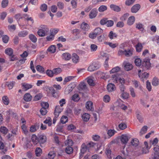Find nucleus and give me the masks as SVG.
I'll list each match as a JSON object with an SVG mask.
<instances>
[{
    "label": "nucleus",
    "instance_id": "nucleus-34",
    "mask_svg": "<svg viewBox=\"0 0 159 159\" xmlns=\"http://www.w3.org/2000/svg\"><path fill=\"white\" fill-rule=\"evenodd\" d=\"M94 32L97 35H98L102 33L103 30L100 28H97L95 29L94 30Z\"/></svg>",
    "mask_w": 159,
    "mask_h": 159
},
{
    "label": "nucleus",
    "instance_id": "nucleus-45",
    "mask_svg": "<svg viewBox=\"0 0 159 159\" xmlns=\"http://www.w3.org/2000/svg\"><path fill=\"white\" fill-rule=\"evenodd\" d=\"M15 84V82H7L6 83V85L7 86L9 89H12Z\"/></svg>",
    "mask_w": 159,
    "mask_h": 159
},
{
    "label": "nucleus",
    "instance_id": "nucleus-53",
    "mask_svg": "<svg viewBox=\"0 0 159 159\" xmlns=\"http://www.w3.org/2000/svg\"><path fill=\"white\" fill-rule=\"evenodd\" d=\"M92 139L95 141H98L100 138V136L98 134L93 135L92 136Z\"/></svg>",
    "mask_w": 159,
    "mask_h": 159
},
{
    "label": "nucleus",
    "instance_id": "nucleus-49",
    "mask_svg": "<svg viewBox=\"0 0 159 159\" xmlns=\"http://www.w3.org/2000/svg\"><path fill=\"white\" fill-rule=\"evenodd\" d=\"M107 9V7L105 5L101 6L98 8V11L100 12H102L106 10Z\"/></svg>",
    "mask_w": 159,
    "mask_h": 159
},
{
    "label": "nucleus",
    "instance_id": "nucleus-35",
    "mask_svg": "<svg viewBox=\"0 0 159 159\" xmlns=\"http://www.w3.org/2000/svg\"><path fill=\"white\" fill-rule=\"evenodd\" d=\"M93 103L91 101L87 102L86 104V107L87 109L90 110H91L92 108Z\"/></svg>",
    "mask_w": 159,
    "mask_h": 159
},
{
    "label": "nucleus",
    "instance_id": "nucleus-12",
    "mask_svg": "<svg viewBox=\"0 0 159 159\" xmlns=\"http://www.w3.org/2000/svg\"><path fill=\"white\" fill-rule=\"evenodd\" d=\"M72 59L73 62L74 63H77L79 61V57L75 53L73 54Z\"/></svg>",
    "mask_w": 159,
    "mask_h": 159
},
{
    "label": "nucleus",
    "instance_id": "nucleus-50",
    "mask_svg": "<svg viewBox=\"0 0 159 159\" xmlns=\"http://www.w3.org/2000/svg\"><path fill=\"white\" fill-rule=\"evenodd\" d=\"M134 62L136 65L137 66H140L141 65H142V61L140 58L136 59L135 60Z\"/></svg>",
    "mask_w": 159,
    "mask_h": 159
},
{
    "label": "nucleus",
    "instance_id": "nucleus-58",
    "mask_svg": "<svg viewBox=\"0 0 159 159\" xmlns=\"http://www.w3.org/2000/svg\"><path fill=\"white\" fill-rule=\"evenodd\" d=\"M68 118L67 117L65 116H63L60 120V121L62 124H65L67 121Z\"/></svg>",
    "mask_w": 159,
    "mask_h": 159
},
{
    "label": "nucleus",
    "instance_id": "nucleus-14",
    "mask_svg": "<svg viewBox=\"0 0 159 159\" xmlns=\"http://www.w3.org/2000/svg\"><path fill=\"white\" fill-rule=\"evenodd\" d=\"M110 7L112 10L117 12L120 11L121 10L119 6L114 4L111 5Z\"/></svg>",
    "mask_w": 159,
    "mask_h": 159
},
{
    "label": "nucleus",
    "instance_id": "nucleus-41",
    "mask_svg": "<svg viewBox=\"0 0 159 159\" xmlns=\"http://www.w3.org/2000/svg\"><path fill=\"white\" fill-rule=\"evenodd\" d=\"M111 151L110 149L108 148L106 149V154L107 156V157L109 159H111Z\"/></svg>",
    "mask_w": 159,
    "mask_h": 159
},
{
    "label": "nucleus",
    "instance_id": "nucleus-4",
    "mask_svg": "<svg viewBox=\"0 0 159 159\" xmlns=\"http://www.w3.org/2000/svg\"><path fill=\"white\" fill-rule=\"evenodd\" d=\"M132 54V52L130 50L127 51L125 50L122 51L121 50H120L118 52V55L119 56L124 55L127 57H129L131 56Z\"/></svg>",
    "mask_w": 159,
    "mask_h": 159
},
{
    "label": "nucleus",
    "instance_id": "nucleus-16",
    "mask_svg": "<svg viewBox=\"0 0 159 159\" xmlns=\"http://www.w3.org/2000/svg\"><path fill=\"white\" fill-rule=\"evenodd\" d=\"M135 20V17L134 16H131L128 18L127 23L129 25H131L134 23Z\"/></svg>",
    "mask_w": 159,
    "mask_h": 159
},
{
    "label": "nucleus",
    "instance_id": "nucleus-56",
    "mask_svg": "<svg viewBox=\"0 0 159 159\" xmlns=\"http://www.w3.org/2000/svg\"><path fill=\"white\" fill-rule=\"evenodd\" d=\"M135 1V0H126L125 2V4L128 6L131 5L134 3Z\"/></svg>",
    "mask_w": 159,
    "mask_h": 159
},
{
    "label": "nucleus",
    "instance_id": "nucleus-48",
    "mask_svg": "<svg viewBox=\"0 0 159 159\" xmlns=\"http://www.w3.org/2000/svg\"><path fill=\"white\" fill-rule=\"evenodd\" d=\"M120 70V68L118 66H116L110 71V73H113L119 71Z\"/></svg>",
    "mask_w": 159,
    "mask_h": 159
},
{
    "label": "nucleus",
    "instance_id": "nucleus-52",
    "mask_svg": "<svg viewBox=\"0 0 159 159\" xmlns=\"http://www.w3.org/2000/svg\"><path fill=\"white\" fill-rule=\"evenodd\" d=\"M53 70V73L55 75H57L60 73L62 71L61 69L60 68L54 69Z\"/></svg>",
    "mask_w": 159,
    "mask_h": 159
},
{
    "label": "nucleus",
    "instance_id": "nucleus-37",
    "mask_svg": "<svg viewBox=\"0 0 159 159\" xmlns=\"http://www.w3.org/2000/svg\"><path fill=\"white\" fill-rule=\"evenodd\" d=\"M66 152L68 154H70L73 152V148L70 146H67L65 149Z\"/></svg>",
    "mask_w": 159,
    "mask_h": 159
},
{
    "label": "nucleus",
    "instance_id": "nucleus-38",
    "mask_svg": "<svg viewBox=\"0 0 159 159\" xmlns=\"http://www.w3.org/2000/svg\"><path fill=\"white\" fill-rule=\"evenodd\" d=\"M3 103L6 105H7L9 102V99L7 96H4L2 98Z\"/></svg>",
    "mask_w": 159,
    "mask_h": 159
},
{
    "label": "nucleus",
    "instance_id": "nucleus-59",
    "mask_svg": "<svg viewBox=\"0 0 159 159\" xmlns=\"http://www.w3.org/2000/svg\"><path fill=\"white\" fill-rule=\"evenodd\" d=\"M95 145V143L93 142H89L86 145V147L88 148V149H89L90 148L93 147Z\"/></svg>",
    "mask_w": 159,
    "mask_h": 159
},
{
    "label": "nucleus",
    "instance_id": "nucleus-44",
    "mask_svg": "<svg viewBox=\"0 0 159 159\" xmlns=\"http://www.w3.org/2000/svg\"><path fill=\"white\" fill-rule=\"evenodd\" d=\"M75 76H69L66 77L64 80L63 84H65L66 82L70 81L75 78Z\"/></svg>",
    "mask_w": 159,
    "mask_h": 159
},
{
    "label": "nucleus",
    "instance_id": "nucleus-54",
    "mask_svg": "<svg viewBox=\"0 0 159 159\" xmlns=\"http://www.w3.org/2000/svg\"><path fill=\"white\" fill-rule=\"evenodd\" d=\"M65 144L68 146H71L73 144V142L71 139H68L65 142Z\"/></svg>",
    "mask_w": 159,
    "mask_h": 159
},
{
    "label": "nucleus",
    "instance_id": "nucleus-64",
    "mask_svg": "<svg viewBox=\"0 0 159 159\" xmlns=\"http://www.w3.org/2000/svg\"><path fill=\"white\" fill-rule=\"evenodd\" d=\"M129 95V94L125 91L122 92L121 96L123 98L125 99L128 98Z\"/></svg>",
    "mask_w": 159,
    "mask_h": 159
},
{
    "label": "nucleus",
    "instance_id": "nucleus-1",
    "mask_svg": "<svg viewBox=\"0 0 159 159\" xmlns=\"http://www.w3.org/2000/svg\"><path fill=\"white\" fill-rule=\"evenodd\" d=\"M49 31V29L47 26L42 25L38 28L37 34L39 36L43 37L47 35Z\"/></svg>",
    "mask_w": 159,
    "mask_h": 159
},
{
    "label": "nucleus",
    "instance_id": "nucleus-39",
    "mask_svg": "<svg viewBox=\"0 0 159 159\" xmlns=\"http://www.w3.org/2000/svg\"><path fill=\"white\" fill-rule=\"evenodd\" d=\"M52 119L50 117H48L43 122L45 124H48L49 126H50L52 125Z\"/></svg>",
    "mask_w": 159,
    "mask_h": 159
},
{
    "label": "nucleus",
    "instance_id": "nucleus-27",
    "mask_svg": "<svg viewBox=\"0 0 159 159\" xmlns=\"http://www.w3.org/2000/svg\"><path fill=\"white\" fill-rule=\"evenodd\" d=\"M29 38L30 40L33 43H35L37 41V38L33 34H31L29 35Z\"/></svg>",
    "mask_w": 159,
    "mask_h": 159
},
{
    "label": "nucleus",
    "instance_id": "nucleus-46",
    "mask_svg": "<svg viewBox=\"0 0 159 159\" xmlns=\"http://www.w3.org/2000/svg\"><path fill=\"white\" fill-rule=\"evenodd\" d=\"M55 156V153L54 151L50 152L48 155V157L49 159H53Z\"/></svg>",
    "mask_w": 159,
    "mask_h": 159
},
{
    "label": "nucleus",
    "instance_id": "nucleus-26",
    "mask_svg": "<svg viewBox=\"0 0 159 159\" xmlns=\"http://www.w3.org/2000/svg\"><path fill=\"white\" fill-rule=\"evenodd\" d=\"M108 36L110 39H112L116 38L117 37V35L116 33H114L111 31L110 32Z\"/></svg>",
    "mask_w": 159,
    "mask_h": 159
},
{
    "label": "nucleus",
    "instance_id": "nucleus-6",
    "mask_svg": "<svg viewBox=\"0 0 159 159\" xmlns=\"http://www.w3.org/2000/svg\"><path fill=\"white\" fill-rule=\"evenodd\" d=\"M87 149H88V148L86 147V145L85 143H83L81 146L80 155V158H81L83 157V155L86 152Z\"/></svg>",
    "mask_w": 159,
    "mask_h": 159
},
{
    "label": "nucleus",
    "instance_id": "nucleus-18",
    "mask_svg": "<svg viewBox=\"0 0 159 159\" xmlns=\"http://www.w3.org/2000/svg\"><path fill=\"white\" fill-rule=\"evenodd\" d=\"M74 88V87L72 86L71 85H69L65 90V93L67 94L69 93L72 91Z\"/></svg>",
    "mask_w": 159,
    "mask_h": 159
},
{
    "label": "nucleus",
    "instance_id": "nucleus-23",
    "mask_svg": "<svg viewBox=\"0 0 159 159\" xmlns=\"http://www.w3.org/2000/svg\"><path fill=\"white\" fill-rule=\"evenodd\" d=\"M39 137H38L35 135L33 134L32 136L31 140L34 144H36L39 143Z\"/></svg>",
    "mask_w": 159,
    "mask_h": 159
},
{
    "label": "nucleus",
    "instance_id": "nucleus-20",
    "mask_svg": "<svg viewBox=\"0 0 159 159\" xmlns=\"http://www.w3.org/2000/svg\"><path fill=\"white\" fill-rule=\"evenodd\" d=\"M62 57L66 60H69L71 58V55L68 53H64L62 54Z\"/></svg>",
    "mask_w": 159,
    "mask_h": 159
},
{
    "label": "nucleus",
    "instance_id": "nucleus-28",
    "mask_svg": "<svg viewBox=\"0 0 159 159\" xmlns=\"http://www.w3.org/2000/svg\"><path fill=\"white\" fill-rule=\"evenodd\" d=\"M22 86L27 90L32 87V85L30 84L25 83H23L22 84Z\"/></svg>",
    "mask_w": 159,
    "mask_h": 159
},
{
    "label": "nucleus",
    "instance_id": "nucleus-33",
    "mask_svg": "<svg viewBox=\"0 0 159 159\" xmlns=\"http://www.w3.org/2000/svg\"><path fill=\"white\" fill-rule=\"evenodd\" d=\"M104 43L106 44L109 45L112 48H114L118 46V44L117 43H113L111 42H105Z\"/></svg>",
    "mask_w": 159,
    "mask_h": 159
},
{
    "label": "nucleus",
    "instance_id": "nucleus-17",
    "mask_svg": "<svg viewBox=\"0 0 159 159\" xmlns=\"http://www.w3.org/2000/svg\"><path fill=\"white\" fill-rule=\"evenodd\" d=\"M115 89V86L113 84H109L107 86V89L108 91L111 92L114 91Z\"/></svg>",
    "mask_w": 159,
    "mask_h": 159
},
{
    "label": "nucleus",
    "instance_id": "nucleus-15",
    "mask_svg": "<svg viewBox=\"0 0 159 159\" xmlns=\"http://www.w3.org/2000/svg\"><path fill=\"white\" fill-rule=\"evenodd\" d=\"M24 99L26 102L30 101L32 99V96L29 93H25L24 96Z\"/></svg>",
    "mask_w": 159,
    "mask_h": 159
},
{
    "label": "nucleus",
    "instance_id": "nucleus-62",
    "mask_svg": "<svg viewBox=\"0 0 159 159\" xmlns=\"http://www.w3.org/2000/svg\"><path fill=\"white\" fill-rule=\"evenodd\" d=\"M41 106L42 107V108H44L47 109L49 107V104H48L46 102H42L41 103Z\"/></svg>",
    "mask_w": 159,
    "mask_h": 159
},
{
    "label": "nucleus",
    "instance_id": "nucleus-30",
    "mask_svg": "<svg viewBox=\"0 0 159 159\" xmlns=\"http://www.w3.org/2000/svg\"><path fill=\"white\" fill-rule=\"evenodd\" d=\"M132 65L129 63H127L125 65V70L127 71L131 70L132 69Z\"/></svg>",
    "mask_w": 159,
    "mask_h": 159
},
{
    "label": "nucleus",
    "instance_id": "nucleus-10",
    "mask_svg": "<svg viewBox=\"0 0 159 159\" xmlns=\"http://www.w3.org/2000/svg\"><path fill=\"white\" fill-rule=\"evenodd\" d=\"M140 5L139 4H136L134 5L131 8V11L133 13L137 12L140 9Z\"/></svg>",
    "mask_w": 159,
    "mask_h": 159
},
{
    "label": "nucleus",
    "instance_id": "nucleus-2",
    "mask_svg": "<svg viewBox=\"0 0 159 159\" xmlns=\"http://www.w3.org/2000/svg\"><path fill=\"white\" fill-rule=\"evenodd\" d=\"M151 64L150 62V59L145 58L143 60L142 63L141 69L142 70H149L151 67Z\"/></svg>",
    "mask_w": 159,
    "mask_h": 159
},
{
    "label": "nucleus",
    "instance_id": "nucleus-55",
    "mask_svg": "<svg viewBox=\"0 0 159 159\" xmlns=\"http://www.w3.org/2000/svg\"><path fill=\"white\" fill-rule=\"evenodd\" d=\"M98 48V46L95 44H92L90 46V49L91 52L96 51Z\"/></svg>",
    "mask_w": 159,
    "mask_h": 159
},
{
    "label": "nucleus",
    "instance_id": "nucleus-51",
    "mask_svg": "<svg viewBox=\"0 0 159 159\" xmlns=\"http://www.w3.org/2000/svg\"><path fill=\"white\" fill-rule=\"evenodd\" d=\"M37 70L41 73H43L44 71V68L40 65H38L36 67Z\"/></svg>",
    "mask_w": 159,
    "mask_h": 159
},
{
    "label": "nucleus",
    "instance_id": "nucleus-36",
    "mask_svg": "<svg viewBox=\"0 0 159 159\" xmlns=\"http://www.w3.org/2000/svg\"><path fill=\"white\" fill-rule=\"evenodd\" d=\"M87 86L86 84L84 82L80 83L79 85V90H84L87 89Z\"/></svg>",
    "mask_w": 159,
    "mask_h": 159
},
{
    "label": "nucleus",
    "instance_id": "nucleus-32",
    "mask_svg": "<svg viewBox=\"0 0 159 159\" xmlns=\"http://www.w3.org/2000/svg\"><path fill=\"white\" fill-rule=\"evenodd\" d=\"M135 47L136 51L138 52H140L143 48L142 45L141 43H138L136 45Z\"/></svg>",
    "mask_w": 159,
    "mask_h": 159
},
{
    "label": "nucleus",
    "instance_id": "nucleus-13",
    "mask_svg": "<svg viewBox=\"0 0 159 159\" xmlns=\"http://www.w3.org/2000/svg\"><path fill=\"white\" fill-rule=\"evenodd\" d=\"M81 28L84 30L87 31L89 29V25L86 23H82L80 26Z\"/></svg>",
    "mask_w": 159,
    "mask_h": 159
},
{
    "label": "nucleus",
    "instance_id": "nucleus-47",
    "mask_svg": "<svg viewBox=\"0 0 159 159\" xmlns=\"http://www.w3.org/2000/svg\"><path fill=\"white\" fill-rule=\"evenodd\" d=\"M28 34V33L27 31H23L20 32L18 34L20 37H24L27 35Z\"/></svg>",
    "mask_w": 159,
    "mask_h": 159
},
{
    "label": "nucleus",
    "instance_id": "nucleus-61",
    "mask_svg": "<svg viewBox=\"0 0 159 159\" xmlns=\"http://www.w3.org/2000/svg\"><path fill=\"white\" fill-rule=\"evenodd\" d=\"M9 39V37L7 35H3L2 37V41L5 43H7L8 42Z\"/></svg>",
    "mask_w": 159,
    "mask_h": 159
},
{
    "label": "nucleus",
    "instance_id": "nucleus-21",
    "mask_svg": "<svg viewBox=\"0 0 159 159\" xmlns=\"http://www.w3.org/2000/svg\"><path fill=\"white\" fill-rule=\"evenodd\" d=\"M135 25V27L137 29L141 31H143L144 29L143 28V25L140 23H136Z\"/></svg>",
    "mask_w": 159,
    "mask_h": 159
},
{
    "label": "nucleus",
    "instance_id": "nucleus-43",
    "mask_svg": "<svg viewBox=\"0 0 159 159\" xmlns=\"http://www.w3.org/2000/svg\"><path fill=\"white\" fill-rule=\"evenodd\" d=\"M35 154L37 156H39L42 154V149L39 148H37L35 151Z\"/></svg>",
    "mask_w": 159,
    "mask_h": 159
},
{
    "label": "nucleus",
    "instance_id": "nucleus-63",
    "mask_svg": "<svg viewBox=\"0 0 159 159\" xmlns=\"http://www.w3.org/2000/svg\"><path fill=\"white\" fill-rule=\"evenodd\" d=\"M98 39L100 42H102L106 39V37L104 35H101L98 37Z\"/></svg>",
    "mask_w": 159,
    "mask_h": 159
},
{
    "label": "nucleus",
    "instance_id": "nucleus-19",
    "mask_svg": "<svg viewBox=\"0 0 159 159\" xmlns=\"http://www.w3.org/2000/svg\"><path fill=\"white\" fill-rule=\"evenodd\" d=\"M152 83L153 86H157L159 84V80L157 78L154 77L153 78Z\"/></svg>",
    "mask_w": 159,
    "mask_h": 159
},
{
    "label": "nucleus",
    "instance_id": "nucleus-11",
    "mask_svg": "<svg viewBox=\"0 0 159 159\" xmlns=\"http://www.w3.org/2000/svg\"><path fill=\"white\" fill-rule=\"evenodd\" d=\"M98 68V66L96 64H92L90 65L88 68L89 71L91 72L94 71Z\"/></svg>",
    "mask_w": 159,
    "mask_h": 159
},
{
    "label": "nucleus",
    "instance_id": "nucleus-29",
    "mask_svg": "<svg viewBox=\"0 0 159 159\" xmlns=\"http://www.w3.org/2000/svg\"><path fill=\"white\" fill-rule=\"evenodd\" d=\"M147 130L148 127L147 126L145 125L143 126L139 134L141 136L145 134L147 131Z\"/></svg>",
    "mask_w": 159,
    "mask_h": 159
},
{
    "label": "nucleus",
    "instance_id": "nucleus-25",
    "mask_svg": "<svg viewBox=\"0 0 159 159\" xmlns=\"http://www.w3.org/2000/svg\"><path fill=\"white\" fill-rule=\"evenodd\" d=\"M55 46L54 45H52L49 47L47 49V51L51 53H54L56 52Z\"/></svg>",
    "mask_w": 159,
    "mask_h": 159
},
{
    "label": "nucleus",
    "instance_id": "nucleus-57",
    "mask_svg": "<svg viewBox=\"0 0 159 159\" xmlns=\"http://www.w3.org/2000/svg\"><path fill=\"white\" fill-rule=\"evenodd\" d=\"M116 132V131L114 129H109L108 130L107 134L108 136L111 137L113 136Z\"/></svg>",
    "mask_w": 159,
    "mask_h": 159
},
{
    "label": "nucleus",
    "instance_id": "nucleus-24",
    "mask_svg": "<svg viewBox=\"0 0 159 159\" xmlns=\"http://www.w3.org/2000/svg\"><path fill=\"white\" fill-rule=\"evenodd\" d=\"M82 117L84 121L87 122L89 120L90 115L88 113H85L82 115Z\"/></svg>",
    "mask_w": 159,
    "mask_h": 159
},
{
    "label": "nucleus",
    "instance_id": "nucleus-9",
    "mask_svg": "<svg viewBox=\"0 0 159 159\" xmlns=\"http://www.w3.org/2000/svg\"><path fill=\"white\" fill-rule=\"evenodd\" d=\"M136 114L137 118L139 122L142 123L143 121V118L141 112L139 111H137L136 112Z\"/></svg>",
    "mask_w": 159,
    "mask_h": 159
},
{
    "label": "nucleus",
    "instance_id": "nucleus-22",
    "mask_svg": "<svg viewBox=\"0 0 159 159\" xmlns=\"http://www.w3.org/2000/svg\"><path fill=\"white\" fill-rule=\"evenodd\" d=\"M5 52L7 55L12 56L13 53V50L11 48H8L5 49Z\"/></svg>",
    "mask_w": 159,
    "mask_h": 159
},
{
    "label": "nucleus",
    "instance_id": "nucleus-40",
    "mask_svg": "<svg viewBox=\"0 0 159 159\" xmlns=\"http://www.w3.org/2000/svg\"><path fill=\"white\" fill-rule=\"evenodd\" d=\"M0 130L2 133L4 134H7L8 131V129L4 126L1 127L0 128Z\"/></svg>",
    "mask_w": 159,
    "mask_h": 159
},
{
    "label": "nucleus",
    "instance_id": "nucleus-5",
    "mask_svg": "<svg viewBox=\"0 0 159 159\" xmlns=\"http://www.w3.org/2000/svg\"><path fill=\"white\" fill-rule=\"evenodd\" d=\"M98 13V10L96 8L93 9L90 12L89 15V18L91 19L95 18L97 16Z\"/></svg>",
    "mask_w": 159,
    "mask_h": 159
},
{
    "label": "nucleus",
    "instance_id": "nucleus-8",
    "mask_svg": "<svg viewBox=\"0 0 159 159\" xmlns=\"http://www.w3.org/2000/svg\"><path fill=\"white\" fill-rule=\"evenodd\" d=\"M129 139L126 135H122L120 138V140L121 143L125 144H126Z\"/></svg>",
    "mask_w": 159,
    "mask_h": 159
},
{
    "label": "nucleus",
    "instance_id": "nucleus-7",
    "mask_svg": "<svg viewBox=\"0 0 159 159\" xmlns=\"http://www.w3.org/2000/svg\"><path fill=\"white\" fill-rule=\"evenodd\" d=\"M39 143L40 144H43L46 141V137L44 135H41L39 136Z\"/></svg>",
    "mask_w": 159,
    "mask_h": 159
},
{
    "label": "nucleus",
    "instance_id": "nucleus-42",
    "mask_svg": "<svg viewBox=\"0 0 159 159\" xmlns=\"http://www.w3.org/2000/svg\"><path fill=\"white\" fill-rule=\"evenodd\" d=\"M80 99L79 95L78 94H75L72 97V100L74 101L78 102Z\"/></svg>",
    "mask_w": 159,
    "mask_h": 159
},
{
    "label": "nucleus",
    "instance_id": "nucleus-31",
    "mask_svg": "<svg viewBox=\"0 0 159 159\" xmlns=\"http://www.w3.org/2000/svg\"><path fill=\"white\" fill-rule=\"evenodd\" d=\"M131 143L133 146L136 147L138 145L139 141L137 139H133L131 140Z\"/></svg>",
    "mask_w": 159,
    "mask_h": 159
},
{
    "label": "nucleus",
    "instance_id": "nucleus-3",
    "mask_svg": "<svg viewBox=\"0 0 159 159\" xmlns=\"http://www.w3.org/2000/svg\"><path fill=\"white\" fill-rule=\"evenodd\" d=\"M145 71L141 69L138 70V76L143 81L145 79L146 80L149 77V74L145 72Z\"/></svg>",
    "mask_w": 159,
    "mask_h": 159
},
{
    "label": "nucleus",
    "instance_id": "nucleus-60",
    "mask_svg": "<svg viewBox=\"0 0 159 159\" xmlns=\"http://www.w3.org/2000/svg\"><path fill=\"white\" fill-rule=\"evenodd\" d=\"M119 127L121 130H123L127 128V125L124 123H121L119 125Z\"/></svg>",
    "mask_w": 159,
    "mask_h": 159
}]
</instances>
